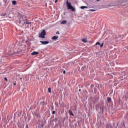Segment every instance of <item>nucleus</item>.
Here are the masks:
<instances>
[{
    "label": "nucleus",
    "instance_id": "f257e3e1",
    "mask_svg": "<svg viewBox=\"0 0 128 128\" xmlns=\"http://www.w3.org/2000/svg\"><path fill=\"white\" fill-rule=\"evenodd\" d=\"M16 24L22 28H30L32 26V22H30L28 19L24 18V16L20 15L17 16Z\"/></svg>",
    "mask_w": 128,
    "mask_h": 128
},
{
    "label": "nucleus",
    "instance_id": "f03ea898",
    "mask_svg": "<svg viewBox=\"0 0 128 128\" xmlns=\"http://www.w3.org/2000/svg\"><path fill=\"white\" fill-rule=\"evenodd\" d=\"M66 4L68 10H71L72 12H76V8L72 6L70 2H68V0H66Z\"/></svg>",
    "mask_w": 128,
    "mask_h": 128
},
{
    "label": "nucleus",
    "instance_id": "7ed1b4c3",
    "mask_svg": "<svg viewBox=\"0 0 128 128\" xmlns=\"http://www.w3.org/2000/svg\"><path fill=\"white\" fill-rule=\"evenodd\" d=\"M46 32L45 30H43L38 34L39 38H46Z\"/></svg>",
    "mask_w": 128,
    "mask_h": 128
},
{
    "label": "nucleus",
    "instance_id": "20e7f679",
    "mask_svg": "<svg viewBox=\"0 0 128 128\" xmlns=\"http://www.w3.org/2000/svg\"><path fill=\"white\" fill-rule=\"evenodd\" d=\"M116 6V2H112L111 4L106 6L107 8H110V6Z\"/></svg>",
    "mask_w": 128,
    "mask_h": 128
},
{
    "label": "nucleus",
    "instance_id": "39448f33",
    "mask_svg": "<svg viewBox=\"0 0 128 128\" xmlns=\"http://www.w3.org/2000/svg\"><path fill=\"white\" fill-rule=\"evenodd\" d=\"M40 42L42 43V44H44V46L46 44H50V42L49 41H42L41 40L40 41Z\"/></svg>",
    "mask_w": 128,
    "mask_h": 128
},
{
    "label": "nucleus",
    "instance_id": "423d86ee",
    "mask_svg": "<svg viewBox=\"0 0 128 128\" xmlns=\"http://www.w3.org/2000/svg\"><path fill=\"white\" fill-rule=\"evenodd\" d=\"M31 54L32 56H37V54H38V52L34 51Z\"/></svg>",
    "mask_w": 128,
    "mask_h": 128
},
{
    "label": "nucleus",
    "instance_id": "0eeeda50",
    "mask_svg": "<svg viewBox=\"0 0 128 128\" xmlns=\"http://www.w3.org/2000/svg\"><path fill=\"white\" fill-rule=\"evenodd\" d=\"M99 100H100L99 98H96L93 101V102L94 104H96V102H98Z\"/></svg>",
    "mask_w": 128,
    "mask_h": 128
},
{
    "label": "nucleus",
    "instance_id": "6e6552de",
    "mask_svg": "<svg viewBox=\"0 0 128 128\" xmlns=\"http://www.w3.org/2000/svg\"><path fill=\"white\" fill-rule=\"evenodd\" d=\"M107 102H108V104H110V102H112V98L110 97H108L107 98Z\"/></svg>",
    "mask_w": 128,
    "mask_h": 128
},
{
    "label": "nucleus",
    "instance_id": "1a4fd4ad",
    "mask_svg": "<svg viewBox=\"0 0 128 128\" xmlns=\"http://www.w3.org/2000/svg\"><path fill=\"white\" fill-rule=\"evenodd\" d=\"M58 36H53L52 38V40H58Z\"/></svg>",
    "mask_w": 128,
    "mask_h": 128
},
{
    "label": "nucleus",
    "instance_id": "9d476101",
    "mask_svg": "<svg viewBox=\"0 0 128 128\" xmlns=\"http://www.w3.org/2000/svg\"><path fill=\"white\" fill-rule=\"evenodd\" d=\"M1 16H6V18H8V16L6 14V13H4V14H0Z\"/></svg>",
    "mask_w": 128,
    "mask_h": 128
},
{
    "label": "nucleus",
    "instance_id": "9b49d317",
    "mask_svg": "<svg viewBox=\"0 0 128 128\" xmlns=\"http://www.w3.org/2000/svg\"><path fill=\"white\" fill-rule=\"evenodd\" d=\"M88 7L87 6H81L80 7V8H81V10H84V8H88Z\"/></svg>",
    "mask_w": 128,
    "mask_h": 128
},
{
    "label": "nucleus",
    "instance_id": "f8f14e48",
    "mask_svg": "<svg viewBox=\"0 0 128 128\" xmlns=\"http://www.w3.org/2000/svg\"><path fill=\"white\" fill-rule=\"evenodd\" d=\"M94 86V84L92 83L90 86V89H91L92 90V88Z\"/></svg>",
    "mask_w": 128,
    "mask_h": 128
},
{
    "label": "nucleus",
    "instance_id": "ddd939ff",
    "mask_svg": "<svg viewBox=\"0 0 128 128\" xmlns=\"http://www.w3.org/2000/svg\"><path fill=\"white\" fill-rule=\"evenodd\" d=\"M69 114L70 116H74V114L72 113V110H69Z\"/></svg>",
    "mask_w": 128,
    "mask_h": 128
},
{
    "label": "nucleus",
    "instance_id": "4468645a",
    "mask_svg": "<svg viewBox=\"0 0 128 128\" xmlns=\"http://www.w3.org/2000/svg\"><path fill=\"white\" fill-rule=\"evenodd\" d=\"M22 52V50L20 48L17 49L16 52Z\"/></svg>",
    "mask_w": 128,
    "mask_h": 128
},
{
    "label": "nucleus",
    "instance_id": "2eb2a0df",
    "mask_svg": "<svg viewBox=\"0 0 128 128\" xmlns=\"http://www.w3.org/2000/svg\"><path fill=\"white\" fill-rule=\"evenodd\" d=\"M61 24H66V20H63L61 22Z\"/></svg>",
    "mask_w": 128,
    "mask_h": 128
},
{
    "label": "nucleus",
    "instance_id": "dca6fc26",
    "mask_svg": "<svg viewBox=\"0 0 128 128\" xmlns=\"http://www.w3.org/2000/svg\"><path fill=\"white\" fill-rule=\"evenodd\" d=\"M54 104L55 106H57V108H58V102H54Z\"/></svg>",
    "mask_w": 128,
    "mask_h": 128
},
{
    "label": "nucleus",
    "instance_id": "f3484780",
    "mask_svg": "<svg viewBox=\"0 0 128 128\" xmlns=\"http://www.w3.org/2000/svg\"><path fill=\"white\" fill-rule=\"evenodd\" d=\"M82 42H84V43L88 42V40H86V38L82 39Z\"/></svg>",
    "mask_w": 128,
    "mask_h": 128
},
{
    "label": "nucleus",
    "instance_id": "a211bd4d",
    "mask_svg": "<svg viewBox=\"0 0 128 128\" xmlns=\"http://www.w3.org/2000/svg\"><path fill=\"white\" fill-rule=\"evenodd\" d=\"M12 4H14V6H16V0H13V1L12 2Z\"/></svg>",
    "mask_w": 128,
    "mask_h": 128
},
{
    "label": "nucleus",
    "instance_id": "6ab92c4d",
    "mask_svg": "<svg viewBox=\"0 0 128 128\" xmlns=\"http://www.w3.org/2000/svg\"><path fill=\"white\" fill-rule=\"evenodd\" d=\"M48 92H50V93L52 92V88H48Z\"/></svg>",
    "mask_w": 128,
    "mask_h": 128
},
{
    "label": "nucleus",
    "instance_id": "aec40b11",
    "mask_svg": "<svg viewBox=\"0 0 128 128\" xmlns=\"http://www.w3.org/2000/svg\"><path fill=\"white\" fill-rule=\"evenodd\" d=\"M88 12H96V10L90 9Z\"/></svg>",
    "mask_w": 128,
    "mask_h": 128
},
{
    "label": "nucleus",
    "instance_id": "412c9836",
    "mask_svg": "<svg viewBox=\"0 0 128 128\" xmlns=\"http://www.w3.org/2000/svg\"><path fill=\"white\" fill-rule=\"evenodd\" d=\"M98 46H100V42H96V44H95V46H98Z\"/></svg>",
    "mask_w": 128,
    "mask_h": 128
},
{
    "label": "nucleus",
    "instance_id": "4be33fe9",
    "mask_svg": "<svg viewBox=\"0 0 128 128\" xmlns=\"http://www.w3.org/2000/svg\"><path fill=\"white\" fill-rule=\"evenodd\" d=\"M58 118H56L54 119V122H58Z\"/></svg>",
    "mask_w": 128,
    "mask_h": 128
},
{
    "label": "nucleus",
    "instance_id": "5701e85b",
    "mask_svg": "<svg viewBox=\"0 0 128 128\" xmlns=\"http://www.w3.org/2000/svg\"><path fill=\"white\" fill-rule=\"evenodd\" d=\"M104 46V42H102V44H100V48H102Z\"/></svg>",
    "mask_w": 128,
    "mask_h": 128
},
{
    "label": "nucleus",
    "instance_id": "b1692460",
    "mask_svg": "<svg viewBox=\"0 0 128 128\" xmlns=\"http://www.w3.org/2000/svg\"><path fill=\"white\" fill-rule=\"evenodd\" d=\"M96 86L98 88H100V84H96Z\"/></svg>",
    "mask_w": 128,
    "mask_h": 128
},
{
    "label": "nucleus",
    "instance_id": "393cba45",
    "mask_svg": "<svg viewBox=\"0 0 128 128\" xmlns=\"http://www.w3.org/2000/svg\"><path fill=\"white\" fill-rule=\"evenodd\" d=\"M4 2V4H6V2H8V0H3Z\"/></svg>",
    "mask_w": 128,
    "mask_h": 128
},
{
    "label": "nucleus",
    "instance_id": "a878e982",
    "mask_svg": "<svg viewBox=\"0 0 128 128\" xmlns=\"http://www.w3.org/2000/svg\"><path fill=\"white\" fill-rule=\"evenodd\" d=\"M52 114H56V111H54H54H52Z\"/></svg>",
    "mask_w": 128,
    "mask_h": 128
},
{
    "label": "nucleus",
    "instance_id": "bb28decb",
    "mask_svg": "<svg viewBox=\"0 0 128 128\" xmlns=\"http://www.w3.org/2000/svg\"><path fill=\"white\" fill-rule=\"evenodd\" d=\"M56 34H60V32H59V31H57V32H56Z\"/></svg>",
    "mask_w": 128,
    "mask_h": 128
},
{
    "label": "nucleus",
    "instance_id": "cd10ccee",
    "mask_svg": "<svg viewBox=\"0 0 128 128\" xmlns=\"http://www.w3.org/2000/svg\"><path fill=\"white\" fill-rule=\"evenodd\" d=\"M4 80L8 82V78H4Z\"/></svg>",
    "mask_w": 128,
    "mask_h": 128
},
{
    "label": "nucleus",
    "instance_id": "c85d7f7f",
    "mask_svg": "<svg viewBox=\"0 0 128 128\" xmlns=\"http://www.w3.org/2000/svg\"><path fill=\"white\" fill-rule=\"evenodd\" d=\"M26 128H28V124H26Z\"/></svg>",
    "mask_w": 128,
    "mask_h": 128
},
{
    "label": "nucleus",
    "instance_id": "c756f323",
    "mask_svg": "<svg viewBox=\"0 0 128 128\" xmlns=\"http://www.w3.org/2000/svg\"><path fill=\"white\" fill-rule=\"evenodd\" d=\"M54 106H52V108L51 110H54Z\"/></svg>",
    "mask_w": 128,
    "mask_h": 128
},
{
    "label": "nucleus",
    "instance_id": "7c9ffc66",
    "mask_svg": "<svg viewBox=\"0 0 128 128\" xmlns=\"http://www.w3.org/2000/svg\"><path fill=\"white\" fill-rule=\"evenodd\" d=\"M58 0H55V1H54L55 4H56V2H58Z\"/></svg>",
    "mask_w": 128,
    "mask_h": 128
},
{
    "label": "nucleus",
    "instance_id": "2f4dec72",
    "mask_svg": "<svg viewBox=\"0 0 128 128\" xmlns=\"http://www.w3.org/2000/svg\"><path fill=\"white\" fill-rule=\"evenodd\" d=\"M63 74H66V70H64V71H63Z\"/></svg>",
    "mask_w": 128,
    "mask_h": 128
},
{
    "label": "nucleus",
    "instance_id": "473e14b6",
    "mask_svg": "<svg viewBox=\"0 0 128 128\" xmlns=\"http://www.w3.org/2000/svg\"><path fill=\"white\" fill-rule=\"evenodd\" d=\"M59 104H60V100H59Z\"/></svg>",
    "mask_w": 128,
    "mask_h": 128
},
{
    "label": "nucleus",
    "instance_id": "72a5a7b5",
    "mask_svg": "<svg viewBox=\"0 0 128 128\" xmlns=\"http://www.w3.org/2000/svg\"><path fill=\"white\" fill-rule=\"evenodd\" d=\"M100 0H96V2H100Z\"/></svg>",
    "mask_w": 128,
    "mask_h": 128
},
{
    "label": "nucleus",
    "instance_id": "f704fd0d",
    "mask_svg": "<svg viewBox=\"0 0 128 128\" xmlns=\"http://www.w3.org/2000/svg\"><path fill=\"white\" fill-rule=\"evenodd\" d=\"M20 80H22V78H20Z\"/></svg>",
    "mask_w": 128,
    "mask_h": 128
},
{
    "label": "nucleus",
    "instance_id": "c9c22d12",
    "mask_svg": "<svg viewBox=\"0 0 128 128\" xmlns=\"http://www.w3.org/2000/svg\"><path fill=\"white\" fill-rule=\"evenodd\" d=\"M16 83L14 84V86H16Z\"/></svg>",
    "mask_w": 128,
    "mask_h": 128
},
{
    "label": "nucleus",
    "instance_id": "e433bc0d",
    "mask_svg": "<svg viewBox=\"0 0 128 128\" xmlns=\"http://www.w3.org/2000/svg\"><path fill=\"white\" fill-rule=\"evenodd\" d=\"M94 90H96V88H94Z\"/></svg>",
    "mask_w": 128,
    "mask_h": 128
},
{
    "label": "nucleus",
    "instance_id": "4c0bfd02",
    "mask_svg": "<svg viewBox=\"0 0 128 128\" xmlns=\"http://www.w3.org/2000/svg\"><path fill=\"white\" fill-rule=\"evenodd\" d=\"M80 90H82L80 89V90H79V92H80Z\"/></svg>",
    "mask_w": 128,
    "mask_h": 128
},
{
    "label": "nucleus",
    "instance_id": "58836bf2",
    "mask_svg": "<svg viewBox=\"0 0 128 128\" xmlns=\"http://www.w3.org/2000/svg\"><path fill=\"white\" fill-rule=\"evenodd\" d=\"M96 106H98V104H97Z\"/></svg>",
    "mask_w": 128,
    "mask_h": 128
},
{
    "label": "nucleus",
    "instance_id": "ea45409f",
    "mask_svg": "<svg viewBox=\"0 0 128 128\" xmlns=\"http://www.w3.org/2000/svg\"><path fill=\"white\" fill-rule=\"evenodd\" d=\"M87 86H90V84H88Z\"/></svg>",
    "mask_w": 128,
    "mask_h": 128
},
{
    "label": "nucleus",
    "instance_id": "a19ab883",
    "mask_svg": "<svg viewBox=\"0 0 128 128\" xmlns=\"http://www.w3.org/2000/svg\"><path fill=\"white\" fill-rule=\"evenodd\" d=\"M52 118H54V116H52Z\"/></svg>",
    "mask_w": 128,
    "mask_h": 128
}]
</instances>
